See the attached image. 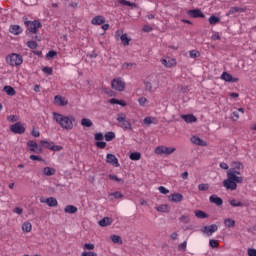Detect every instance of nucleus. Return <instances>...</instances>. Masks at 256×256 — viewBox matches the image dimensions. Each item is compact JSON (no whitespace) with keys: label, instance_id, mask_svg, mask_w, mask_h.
Returning <instances> with one entry per match:
<instances>
[{"label":"nucleus","instance_id":"f257e3e1","mask_svg":"<svg viewBox=\"0 0 256 256\" xmlns=\"http://www.w3.org/2000/svg\"><path fill=\"white\" fill-rule=\"evenodd\" d=\"M237 183H243L241 172L235 169H229L227 171V179L223 181V186L228 191H235L237 189Z\"/></svg>","mask_w":256,"mask_h":256},{"label":"nucleus","instance_id":"f03ea898","mask_svg":"<svg viewBox=\"0 0 256 256\" xmlns=\"http://www.w3.org/2000/svg\"><path fill=\"white\" fill-rule=\"evenodd\" d=\"M53 119L62 129L71 131L73 129V123H75V117L72 115L65 116L57 112H53Z\"/></svg>","mask_w":256,"mask_h":256},{"label":"nucleus","instance_id":"7ed1b4c3","mask_svg":"<svg viewBox=\"0 0 256 256\" xmlns=\"http://www.w3.org/2000/svg\"><path fill=\"white\" fill-rule=\"evenodd\" d=\"M6 63L11 67H19V65H23V56H21V54L12 53L6 57Z\"/></svg>","mask_w":256,"mask_h":256},{"label":"nucleus","instance_id":"20e7f679","mask_svg":"<svg viewBox=\"0 0 256 256\" xmlns=\"http://www.w3.org/2000/svg\"><path fill=\"white\" fill-rule=\"evenodd\" d=\"M118 127L123 129V131H133V126L129 121H127V115L125 113H120L117 116Z\"/></svg>","mask_w":256,"mask_h":256},{"label":"nucleus","instance_id":"39448f33","mask_svg":"<svg viewBox=\"0 0 256 256\" xmlns=\"http://www.w3.org/2000/svg\"><path fill=\"white\" fill-rule=\"evenodd\" d=\"M24 25L27 27L29 33H33L34 35H37L39 29L43 27V24H41L39 20H34V21L25 20Z\"/></svg>","mask_w":256,"mask_h":256},{"label":"nucleus","instance_id":"423d86ee","mask_svg":"<svg viewBox=\"0 0 256 256\" xmlns=\"http://www.w3.org/2000/svg\"><path fill=\"white\" fill-rule=\"evenodd\" d=\"M111 87L114 89V91H125V81L121 77L114 78L111 82Z\"/></svg>","mask_w":256,"mask_h":256},{"label":"nucleus","instance_id":"0eeeda50","mask_svg":"<svg viewBox=\"0 0 256 256\" xmlns=\"http://www.w3.org/2000/svg\"><path fill=\"white\" fill-rule=\"evenodd\" d=\"M176 149L167 146H158L155 149L156 155H171L175 153Z\"/></svg>","mask_w":256,"mask_h":256},{"label":"nucleus","instance_id":"6e6552de","mask_svg":"<svg viewBox=\"0 0 256 256\" xmlns=\"http://www.w3.org/2000/svg\"><path fill=\"white\" fill-rule=\"evenodd\" d=\"M27 146L30 153H36L37 155L43 153V148L33 140L28 141Z\"/></svg>","mask_w":256,"mask_h":256},{"label":"nucleus","instance_id":"1a4fd4ad","mask_svg":"<svg viewBox=\"0 0 256 256\" xmlns=\"http://www.w3.org/2000/svg\"><path fill=\"white\" fill-rule=\"evenodd\" d=\"M10 130L12 131V133H15L17 135H23V133H25V127H23V124H21V122L13 124L10 127Z\"/></svg>","mask_w":256,"mask_h":256},{"label":"nucleus","instance_id":"9d476101","mask_svg":"<svg viewBox=\"0 0 256 256\" xmlns=\"http://www.w3.org/2000/svg\"><path fill=\"white\" fill-rule=\"evenodd\" d=\"M218 229H219V226H217L216 224H212V225L204 226V228L202 229V233H204L205 235H208V237H211V235H213V233H215Z\"/></svg>","mask_w":256,"mask_h":256},{"label":"nucleus","instance_id":"9b49d317","mask_svg":"<svg viewBox=\"0 0 256 256\" xmlns=\"http://www.w3.org/2000/svg\"><path fill=\"white\" fill-rule=\"evenodd\" d=\"M220 79H222V81H226V83H237V81H239V78H233V76L228 72H223Z\"/></svg>","mask_w":256,"mask_h":256},{"label":"nucleus","instance_id":"f8f14e48","mask_svg":"<svg viewBox=\"0 0 256 256\" xmlns=\"http://www.w3.org/2000/svg\"><path fill=\"white\" fill-rule=\"evenodd\" d=\"M106 161L110 164L113 165V167H119V159H117V156L115 154H107L106 155Z\"/></svg>","mask_w":256,"mask_h":256},{"label":"nucleus","instance_id":"ddd939ff","mask_svg":"<svg viewBox=\"0 0 256 256\" xmlns=\"http://www.w3.org/2000/svg\"><path fill=\"white\" fill-rule=\"evenodd\" d=\"M40 203H45L46 205H48V207H57L58 205L57 198L54 197H49L46 199L41 198Z\"/></svg>","mask_w":256,"mask_h":256},{"label":"nucleus","instance_id":"4468645a","mask_svg":"<svg viewBox=\"0 0 256 256\" xmlns=\"http://www.w3.org/2000/svg\"><path fill=\"white\" fill-rule=\"evenodd\" d=\"M162 65H164V67H167L168 69L171 67H175V65H177V60L174 58H164L161 60Z\"/></svg>","mask_w":256,"mask_h":256},{"label":"nucleus","instance_id":"2eb2a0df","mask_svg":"<svg viewBox=\"0 0 256 256\" xmlns=\"http://www.w3.org/2000/svg\"><path fill=\"white\" fill-rule=\"evenodd\" d=\"M188 15L189 17H192L193 19H197L198 17H201L204 19L205 14L200 9H193V10H188Z\"/></svg>","mask_w":256,"mask_h":256},{"label":"nucleus","instance_id":"dca6fc26","mask_svg":"<svg viewBox=\"0 0 256 256\" xmlns=\"http://www.w3.org/2000/svg\"><path fill=\"white\" fill-rule=\"evenodd\" d=\"M169 201H172L173 203H181L183 201V194L181 193H173L168 196Z\"/></svg>","mask_w":256,"mask_h":256},{"label":"nucleus","instance_id":"f3484780","mask_svg":"<svg viewBox=\"0 0 256 256\" xmlns=\"http://www.w3.org/2000/svg\"><path fill=\"white\" fill-rule=\"evenodd\" d=\"M54 103H56V105H60V107H65V105H67L69 102L67 101V99H65V97L61 95H56L54 97Z\"/></svg>","mask_w":256,"mask_h":256},{"label":"nucleus","instance_id":"a211bd4d","mask_svg":"<svg viewBox=\"0 0 256 256\" xmlns=\"http://www.w3.org/2000/svg\"><path fill=\"white\" fill-rule=\"evenodd\" d=\"M191 143L198 145L199 147H207V142L203 141L198 136H192L190 139Z\"/></svg>","mask_w":256,"mask_h":256},{"label":"nucleus","instance_id":"6ab92c4d","mask_svg":"<svg viewBox=\"0 0 256 256\" xmlns=\"http://www.w3.org/2000/svg\"><path fill=\"white\" fill-rule=\"evenodd\" d=\"M210 203H213L214 205H217V207H221L223 205V199L221 197L213 194L209 197Z\"/></svg>","mask_w":256,"mask_h":256},{"label":"nucleus","instance_id":"aec40b11","mask_svg":"<svg viewBox=\"0 0 256 256\" xmlns=\"http://www.w3.org/2000/svg\"><path fill=\"white\" fill-rule=\"evenodd\" d=\"M9 32L12 35H21V33H23V28L19 25H10Z\"/></svg>","mask_w":256,"mask_h":256},{"label":"nucleus","instance_id":"412c9836","mask_svg":"<svg viewBox=\"0 0 256 256\" xmlns=\"http://www.w3.org/2000/svg\"><path fill=\"white\" fill-rule=\"evenodd\" d=\"M113 224V218L111 217H104L98 222L100 227H109V225Z\"/></svg>","mask_w":256,"mask_h":256},{"label":"nucleus","instance_id":"4be33fe9","mask_svg":"<svg viewBox=\"0 0 256 256\" xmlns=\"http://www.w3.org/2000/svg\"><path fill=\"white\" fill-rule=\"evenodd\" d=\"M181 119H183L186 123H195L197 121V117H195L193 114H183Z\"/></svg>","mask_w":256,"mask_h":256},{"label":"nucleus","instance_id":"5701e85b","mask_svg":"<svg viewBox=\"0 0 256 256\" xmlns=\"http://www.w3.org/2000/svg\"><path fill=\"white\" fill-rule=\"evenodd\" d=\"M92 25H104L105 17L98 15L91 20Z\"/></svg>","mask_w":256,"mask_h":256},{"label":"nucleus","instance_id":"b1692460","mask_svg":"<svg viewBox=\"0 0 256 256\" xmlns=\"http://www.w3.org/2000/svg\"><path fill=\"white\" fill-rule=\"evenodd\" d=\"M144 125H157V118L148 116L143 120Z\"/></svg>","mask_w":256,"mask_h":256},{"label":"nucleus","instance_id":"393cba45","mask_svg":"<svg viewBox=\"0 0 256 256\" xmlns=\"http://www.w3.org/2000/svg\"><path fill=\"white\" fill-rule=\"evenodd\" d=\"M32 229L33 225L31 224V222L27 221L22 224V231L24 233H31Z\"/></svg>","mask_w":256,"mask_h":256},{"label":"nucleus","instance_id":"a878e982","mask_svg":"<svg viewBox=\"0 0 256 256\" xmlns=\"http://www.w3.org/2000/svg\"><path fill=\"white\" fill-rule=\"evenodd\" d=\"M40 144L45 147L46 149H49L50 151H53V147L55 145V142H49L47 140H41Z\"/></svg>","mask_w":256,"mask_h":256},{"label":"nucleus","instance_id":"bb28decb","mask_svg":"<svg viewBox=\"0 0 256 256\" xmlns=\"http://www.w3.org/2000/svg\"><path fill=\"white\" fill-rule=\"evenodd\" d=\"M77 211H78L77 207H75L73 205H67L64 208V212L69 213L70 215H74V213H77Z\"/></svg>","mask_w":256,"mask_h":256},{"label":"nucleus","instance_id":"cd10ccee","mask_svg":"<svg viewBox=\"0 0 256 256\" xmlns=\"http://www.w3.org/2000/svg\"><path fill=\"white\" fill-rule=\"evenodd\" d=\"M43 173H44V175H46L47 177H51V176L55 175L56 170H55V168L45 167V168L43 169Z\"/></svg>","mask_w":256,"mask_h":256},{"label":"nucleus","instance_id":"c85d7f7f","mask_svg":"<svg viewBox=\"0 0 256 256\" xmlns=\"http://www.w3.org/2000/svg\"><path fill=\"white\" fill-rule=\"evenodd\" d=\"M3 91L6 93V95H10V97H13L15 95V88L11 86H4Z\"/></svg>","mask_w":256,"mask_h":256},{"label":"nucleus","instance_id":"c756f323","mask_svg":"<svg viewBox=\"0 0 256 256\" xmlns=\"http://www.w3.org/2000/svg\"><path fill=\"white\" fill-rule=\"evenodd\" d=\"M195 217H197V219H207V217H209V214H207L201 210H196Z\"/></svg>","mask_w":256,"mask_h":256},{"label":"nucleus","instance_id":"7c9ffc66","mask_svg":"<svg viewBox=\"0 0 256 256\" xmlns=\"http://www.w3.org/2000/svg\"><path fill=\"white\" fill-rule=\"evenodd\" d=\"M82 127H93V122L89 118H83L81 120Z\"/></svg>","mask_w":256,"mask_h":256},{"label":"nucleus","instance_id":"2f4dec72","mask_svg":"<svg viewBox=\"0 0 256 256\" xmlns=\"http://www.w3.org/2000/svg\"><path fill=\"white\" fill-rule=\"evenodd\" d=\"M120 40H121L122 45H124V46L129 45V43L131 41V39H129V37H127V34H122L120 36Z\"/></svg>","mask_w":256,"mask_h":256},{"label":"nucleus","instance_id":"473e14b6","mask_svg":"<svg viewBox=\"0 0 256 256\" xmlns=\"http://www.w3.org/2000/svg\"><path fill=\"white\" fill-rule=\"evenodd\" d=\"M208 21H209L210 25H217V23L221 22V18L217 17V16H210Z\"/></svg>","mask_w":256,"mask_h":256},{"label":"nucleus","instance_id":"72a5a7b5","mask_svg":"<svg viewBox=\"0 0 256 256\" xmlns=\"http://www.w3.org/2000/svg\"><path fill=\"white\" fill-rule=\"evenodd\" d=\"M224 225L225 227L231 228V227H235V220L228 218L224 220Z\"/></svg>","mask_w":256,"mask_h":256},{"label":"nucleus","instance_id":"f704fd0d","mask_svg":"<svg viewBox=\"0 0 256 256\" xmlns=\"http://www.w3.org/2000/svg\"><path fill=\"white\" fill-rule=\"evenodd\" d=\"M230 169H234L235 171H241V169H243V164L241 162H233L232 163V168Z\"/></svg>","mask_w":256,"mask_h":256},{"label":"nucleus","instance_id":"c9c22d12","mask_svg":"<svg viewBox=\"0 0 256 256\" xmlns=\"http://www.w3.org/2000/svg\"><path fill=\"white\" fill-rule=\"evenodd\" d=\"M179 222L180 223H184V225H187L191 222V218L187 215H182L180 218H179Z\"/></svg>","mask_w":256,"mask_h":256},{"label":"nucleus","instance_id":"e433bc0d","mask_svg":"<svg viewBox=\"0 0 256 256\" xmlns=\"http://www.w3.org/2000/svg\"><path fill=\"white\" fill-rule=\"evenodd\" d=\"M111 241H112V243H118L119 245L123 244V240H121V236H119V235H112Z\"/></svg>","mask_w":256,"mask_h":256},{"label":"nucleus","instance_id":"4c0bfd02","mask_svg":"<svg viewBox=\"0 0 256 256\" xmlns=\"http://www.w3.org/2000/svg\"><path fill=\"white\" fill-rule=\"evenodd\" d=\"M231 207H243V202L241 201H238V200H235V199H232L229 201Z\"/></svg>","mask_w":256,"mask_h":256},{"label":"nucleus","instance_id":"58836bf2","mask_svg":"<svg viewBox=\"0 0 256 256\" xmlns=\"http://www.w3.org/2000/svg\"><path fill=\"white\" fill-rule=\"evenodd\" d=\"M138 103L140 107H146L149 103V99H147L146 97H141L138 99Z\"/></svg>","mask_w":256,"mask_h":256},{"label":"nucleus","instance_id":"ea45409f","mask_svg":"<svg viewBox=\"0 0 256 256\" xmlns=\"http://www.w3.org/2000/svg\"><path fill=\"white\" fill-rule=\"evenodd\" d=\"M131 161H139L141 159V153L139 152H133L130 154Z\"/></svg>","mask_w":256,"mask_h":256},{"label":"nucleus","instance_id":"a19ab883","mask_svg":"<svg viewBox=\"0 0 256 256\" xmlns=\"http://www.w3.org/2000/svg\"><path fill=\"white\" fill-rule=\"evenodd\" d=\"M119 3L121 5H125L126 7H137V4H135L133 2H129L127 0H119Z\"/></svg>","mask_w":256,"mask_h":256},{"label":"nucleus","instance_id":"79ce46f5","mask_svg":"<svg viewBox=\"0 0 256 256\" xmlns=\"http://www.w3.org/2000/svg\"><path fill=\"white\" fill-rule=\"evenodd\" d=\"M105 141H113V139H115V134L114 132H107L104 135Z\"/></svg>","mask_w":256,"mask_h":256},{"label":"nucleus","instance_id":"37998d69","mask_svg":"<svg viewBox=\"0 0 256 256\" xmlns=\"http://www.w3.org/2000/svg\"><path fill=\"white\" fill-rule=\"evenodd\" d=\"M189 55L191 59H197V57H200L201 53H199L197 50H190Z\"/></svg>","mask_w":256,"mask_h":256},{"label":"nucleus","instance_id":"c03bdc74","mask_svg":"<svg viewBox=\"0 0 256 256\" xmlns=\"http://www.w3.org/2000/svg\"><path fill=\"white\" fill-rule=\"evenodd\" d=\"M110 197H114V199H123V193L116 191L110 193Z\"/></svg>","mask_w":256,"mask_h":256},{"label":"nucleus","instance_id":"a18cd8bd","mask_svg":"<svg viewBox=\"0 0 256 256\" xmlns=\"http://www.w3.org/2000/svg\"><path fill=\"white\" fill-rule=\"evenodd\" d=\"M108 177L111 181H117V183H123V179L117 177V175L115 174H109Z\"/></svg>","mask_w":256,"mask_h":256},{"label":"nucleus","instance_id":"49530a36","mask_svg":"<svg viewBox=\"0 0 256 256\" xmlns=\"http://www.w3.org/2000/svg\"><path fill=\"white\" fill-rule=\"evenodd\" d=\"M198 189L199 191H209V184H205V183L199 184Z\"/></svg>","mask_w":256,"mask_h":256},{"label":"nucleus","instance_id":"de8ad7c7","mask_svg":"<svg viewBox=\"0 0 256 256\" xmlns=\"http://www.w3.org/2000/svg\"><path fill=\"white\" fill-rule=\"evenodd\" d=\"M209 245L210 247H212V249H217V247H219V242H217V240L215 239H211L209 241Z\"/></svg>","mask_w":256,"mask_h":256},{"label":"nucleus","instance_id":"09e8293b","mask_svg":"<svg viewBox=\"0 0 256 256\" xmlns=\"http://www.w3.org/2000/svg\"><path fill=\"white\" fill-rule=\"evenodd\" d=\"M42 71L43 73H46V75H53V68L51 67H43Z\"/></svg>","mask_w":256,"mask_h":256},{"label":"nucleus","instance_id":"8fccbe9b","mask_svg":"<svg viewBox=\"0 0 256 256\" xmlns=\"http://www.w3.org/2000/svg\"><path fill=\"white\" fill-rule=\"evenodd\" d=\"M27 47H29V49H37L38 45L35 41H28Z\"/></svg>","mask_w":256,"mask_h":256},{"label":"nucleus","instance_id":"3c124183","mask_svg":"<svg viewBox=\"0 0 256 256\" xmlns=\"http://www.w3.org/2000/svg\"><path fill=\"white\" fill-rule=\"evenodd\" d=\"M96 147H98V149H105L107 147V142H96Z\"/></svg>","mask_w":256,"mask_h":256},{"label":"nucleus","instance_id":"603ef678","mask_svg":"<svg viewBox=\"0 0 256 256\" xmlns=\"http://www.w3.org/2000/svg\"><path fill=\"white\" fill-rule=\"evenodd\" d=\"M18 117L17 115H10L7 117V121H9L10 123H15V121H18Z\"/></svg>","mask_w":256,"mask_h":256},{"label":"nucleus","instance_id":"864d4df0","mask_svg":"<svg viewBox=\"0 0 256 256\" xmlns=\"http://www.w3.org/2000/svg\"><path fill=\"white\" fill-rule=\"evenodd\" d=\"M231 119H233V121H238L239 120V111H234L231 114Z\"/></svg>","mask_w":256,"mask_h":256},{"label":"nucleus","instance_id":"5fc2aeb1","mask_svg":"<svg viewBox=\"0 0 256 256\" xmlns=\"http://www.w3.org/2000/svg\"><path fill=\"white\" fill-rule=\"evenodd\" d=\"M158 191H160V193H162V195H167V193H169V189L165 188L164 186H160L158 188Z\"/></svg>","mask_w":256,"mask_h":256},{"label":"nucleus","instance_id":"6e6d98bb","mask_svg":"<svg viewBox=\"0 0 256 256\" xmlns=\"http://www.w3.org/2000/svg\"><path fill=\"white\" fill-rule=\"evenodd\" d=\"M247 255L248 256H256V249L255 248H248Z\"/></svg>","mask_w":256,"mask_h":256},{"label":"nucleus","instance_id":"4d7b16f0","mask_svg":"<svg viewBox=\"0 0 256 256\" xmlns=\"http://www.w3.org/2000/svg\"><path fill=\"white\" fill-rule=\"evenodd\" d=\"M156 209H157V211H159L160 213H165V212L167 211V205L158 206Z\"/></svg>","mask_w":256,"mask_h":256},{"label":"nucleus","instance_id":"13d9d810","mask_svg":"<svg viewBox=\"0 0 256 256\" xmlns=\"http://www.w3.org/2000/svg\"><path fill=\"white\" fill-rule=\"evenodd\" d=\"M84 249L88 250V251H93V249H95V245L94 244H89V243H86L84 245Z\"/></svg>","mask_w":256,"mask_h":256},{"label":"nucleus","instance_id":"bf43d9fd","mask_svg":"<svg viewBox=\"0 0 256 256\" xmlns=\"http://www.w3.org/2000/svg\"><path fill=\"white\" fill-rule=\"evenodd\" d=\"M103 133L99 132V133H96L95 136H94V139L96 141H103Z\"/></svg>","mask_w":256,"mask_h":256},{"label":"nucleus","instance_id":"052dcab7","mask_svg":"<svg viewBox=\"0 0 256 256\" xmlns=\"http://www.w3.org/2000/svg\"><path fill=\"white\" fill-rule=\"evenodd\" d=\"M13 213H16V215H22L23 214V208L16 207L13 209Z\"/></svg>","mask_w":256,"mask_h":256},{"label":"nucleus","instance_id":"680f3d73","mask_svg":"<svg viewBox=\"0 0 256 256\" xmlns=\"http://www.w3.org/2000/svg\"><path fill=\"white\" fill-rule=\"evenodd\" d=\"M46 57H50L51 59H53V57H57V52L55 50L49 51L46 54Z\"/></svg>","mask_w":256,"mask_h":256},{"label":"nucleus","instance_id":"e2e57ef3","mask_svg":"<svg viewBox=\"0 0 256 256\" xmlns=\"http://www.w3.org/2000/svg\"><path fill=\"white\" fill-rule=\"evenodd\" d=\"M212 41H221V36L219 35V33H214L211 36Z\"/></svg>","mask_w":256,"mask_h":256},{"label":"nucleus","instance_id":"0e129e2a","mask_svg":"<svg viewBox=\"0 0 256 256\" xmlns=\"http://www.w3.org/2000/svg\"><path fill=\"white\" fill-rule=\"evenodd\" d=\"M30 159L31 161H43V158H41L40 156L37 155H30Z\"/></svg>","mask_w":256,"mask_h":256},{"label":"nucleus","instance_id":"69168bd1","mask_svg":"<svg viewBox=\"0 0 256 256\" xmlns=\"http://www.w3.org/2000/svg\"><path fill=\"white\" fill-rule=\"evenodd\" d=\"M40 135H41V133L38 130L33 129L31 131V136L32 137H40Z\"/></svg>","mask_w":256,"mask_h":256},{"label":"nucleus","instance_id":"338daca9","mask_svg":"<svg viewBox=\"0 0 256 256\" xmlns=\"http://www.w3.org/2000/svg\"><path fill=\"white\" fill-rule=\"evenodd\" d=\"M81 256H97V253L95 252H83Z\"/></svg>","mask_w":256,"mask_h":256},{"label":"nucleus","instance_id":"774afa93","mask_svg":"<svg viewBox=\"0 0 256 256\" xmlns=\"http://www.w3.org/2000/svg\"><path fill=\"white\" fill-rule=\"evenodd\" d=\"M220 169H224L227 171L229 169V165L225 162L220 163Z\"/></svg>","mask_w":256,"mask_h":256}]
</instances>
